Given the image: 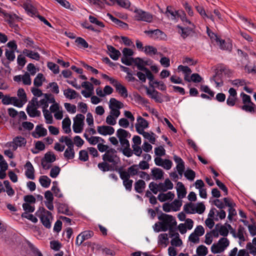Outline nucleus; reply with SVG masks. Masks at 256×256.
Listing matches in <instances>:
<instances>
[{
	"label": "nucleus",
	"mask_w": 256,
	"mask_h": 256,
	"mask_svg": "<svg viewBox=\"0 0 256 256\" xmlns=\"http://www.w3.org/2000/svg\"><path fill=\"white\" fill-rule=\"evenodd\" d=\"M182 205V201L178 200H174L173 202L170 203V206L172 207V210L176 212L180 210Z\"/></svg>",
	"instance_id": "nucleus-51"
},
{
	"label": "nucleus",
	"mask_w": 256,
	"mask_h": 256,
	"mask_svg": "<svg viewBox=\"0 0 256 256\" xmlns=\"http://www.w3.org/2000/svg\"><path fill=\"white\" fill-rule=\"evenodd\" d=\"M43 113L46 119V122L48 124H52L53 119L50 112L48 110H43Z\"/></svg>",
	"instance_id": "nucleus-52"
},
{
	"label": "nucleus",
	"mask_w": 256,
	"mask_h": 256,
	"mask_svg": "<svg viewBox=\"0 0 256 256\" xmlns=\"http://www.w3.org/2000/svg\"><path fill=\"white\" fill-rule=\"evenodd\" d=\"M136 132L139 133L142 130H144L148 126V122L142 118L141 116H138L137 118V123L136 124Z\"/></svg>",
	"instance_id": "nucleus-13"
},
{
	"label": "nucleus",
	"mask_w": 256,
	"mask_h": 256,
	"mask_svg": "<svg viewBox=\"0 0 256 256\" xmlns=\"http://www.w3.org/2000/svg\"><path fill=\"white\" fill-rule=\"evenodd\" d=\"M98 167L103 172H108L112 170V165L110 164L104 160L102 162L98 164ZM112 170L114 169L112 168Z\"/></svg>",
	"instance_id": "nucleus-36"
},
{
	"label": "nucleus",
	"mask_w": 256,
	"mask_h": 256,
	"mask_svg": "<svg viewBox=\"0 0 256 256\" xmlns=\"http://www.w3.org/2000/svg\"><path fill=\"white\" fill-rule=\"evenodd\" d=\"M58 212L67 215L70 214V210L67 204H59L58 208Z\"/></svg>",
	"instance_id": "nucleus-45"
},
{
	"label": "nucleus",
	"mask_w": 256,
	"mask_h": 256,
	"mask_svg": "<svg viewBox=\"0 0 256 256\" xmlns=\"http://www.w3.org/2000/svg\"><path fill=\"white\" fill-rule=\"evenodd\" d=\"M24 166L26 168L25 175L26 178L30 180H34V169L31 162L30 161H28L26 162Z\"/></svg>",
	"instance_id": "nucleus-16"
},
{
	"label": "nucleus",
	"mask_w": 256,
	"mask_h": 256,
	"mask_svg": "<svg viewBox=\"0 0 256 256\" xmlns=\"http://www.w3.org/2000/svg\"><path fill=\"white\" fill-rule=\"evenodd\" d=\"M71 122L69 118H64L62 122V128L66 134H68L71 132L70 128Z\"/></svg>",
	"instance_id": "nucleus-32"
},
{
	"label": "nucleus",
	"mask_w": 256,
	"mask_h": 256,
	"mask_svg": "<svg viewBox=\"0 0 256 256\" xmlns=\"http://www.w3.org/2000/svg\"><path fill=\"white\" fill-rule=\"evenodd\" d=\"M244 228L242 226H239L237 234H236V232H232V236L234 238H238L240 241L244 242L246 240L244 236Z\"/></svg>",
	"instance_id": "nucleus-27"
},
{
	"label": "nucleus",
	"mask_w": 256,
	"mask_h": 256,
	"mask_svg": "<svg viewBox=\"0 0 256 256\" xmlns=\"http://www.w3.org/2000/svg\"><path fill=\"white\" fill-rule=\"evenodd\" d=\"M47 134V130L42 126V125H38L36 127L34 132L32 134L34 138H38L44 136Z\"/></svg>",
	"instance_id": "nucleus-20"
},
{
	"label": "nucleus",
	"mask_w": 256,
	"mask_h": 256,
	"mask_svg": "<svg viewBox=\"0 0 256 256\" xmlns=\"http://www.w3.org/2000/svg\"><path fill=\"white\" fill-rule=\"evenodd\" d=\"M22 208L26 212H32L35 210L34 206H32L30 204L26 202L22 204Z\"/></svg>",
	"instance_id": "nucleus-61"
},
{
	"label": "nucleus",
	"mask_w": 256,
	"mask_h": 256,
	"mask_svg": "<svg viewBox=\"0 0 256 256\" xmlns=\"http://www.w3.org/2000/svg\"><path fill=\"white\" fill-rule=\"evenodd\" d=\"M178 69L179 71L182 72L184 74V80L190 82V79L189 78V75L192 72L190 68L187 66L180 65L178 66Z\"/></svg>",
	"instance_id": "nucleus-25"
},
{
	"label": "nucleus",
	"mask_w": 256,
	"mask_h": 256,
	"mask_svg": "<svg viewBox=\"0 0 256 256\" xmlns=\"http://www.w3.org/2000/svg\"><path fill=\"white\" fill-rule=\"evenodd\" d=\"M34 102V98H33L30 102L28 104L26 108V112L30 117L34 118L36 116H39L40 115V111L37 110L38 106Z\"/></svg>",
	"instance_id": "nucleus-9"
},
{
	"label": "nucleus",
	"mask_w": 256,
	"mask_h": 256,
	"mask_svg": "<svg viewBox=\"0 0 256 256\" xmlns=\"http://www.w3.org/2000/svg\"><path fill=\"white\" fill-rule=\"evenodd\" d=\"M179 17H180L181 20L182 21V22L184 23V24H189L192 26L194 27V24H192L190 20H188V18H186V14L184 12L180 11Z\"/></svg>",
	"instance_id": "nucleus-55"
},
{
	"label": "nucleus",
	"mask_w": 256,
	"mask_h": 256,
	"mask_svg": "<svg viewBox=\"0 0 256 256\" xmlns=\"http://www.w3.org/2000/svg\"><path fill=\"white\" fill-rule=\"evenodd\" d=\"M14 81L20 82L22 80L24 85L30 86L32 84L30 74L28 72H26L24 75H18L14 77Z\"/></svg>",
	"instance_id": "nucleus-12"
},
{
	"label": "nucleus",
	"mask_w": 256,
	"mask_h": 256,
	"mask_svg": "<svg viewBox=\"0 0 256 256\" xmlns=\"http://www.w3.org/2000/svg\"><path fill=\"white\" fill-rule=\"evenodd\" d=\"M146 182L142 180H139L134 184V190L138 193L141 194L146 188Z\"/></svg>",
	"instance_id": "nucleus-29"
},
{
	"label": "nucleus",
	"mask_w": 256,
	"mask_h": 256,
	"mask_svg": "<svg viewBox=\"0 0 256 256\" xmlns=\"http://www.w3.org/2000/svg\"><path fill=\"white\" fill-rule=\"evenodd\" d=\"M60 168L58 166L53 167L50 172V176L52 178H56L60 174Z\"/></svg>",
	"instance_id": "nucleus-63"
},
{
	"label": "nucleus",
	"mask_w": 256,
	"mask_h": 256,
	"mask_svg": "<svg viewBox=\"0 0 256 256\" xmlns=\"http://www.w3.org/2000/svg\"><path fill=\"white\" fill-rule=\"evenodd\" d=\"M96 246L98 250H102L103 254L110 256H114L116 254L113 250L106 248H102V246L100 244H96Z\"/></svg>",
	"instance_id": "nucleus-53"
},
{
	"label": "nucleus",
	"mask_w": 256,
	"mask_h": 256,
	"mask_svg": "<svg viewBox=\"0 0 256 256\" xmlns=\"http://www.w3.org/2000/svg\"><path fill=\"white\" fill-rule=\"evenodd\" d=\"M39 182L44 188H48L50 184L51 180L46 176H42L40 178Z\"/></svg>",
	"instance_id": "nucleus-40"
},
{
	"label": "nucleus",
	"mask_w": 256,
	"mask_h": 256,
	"mask_svg": "<svg viewBox=\"0 0 256 256\" xmlns=\"http://www.w3.org/2000/svg\"><path fill=\"white\" fill-rule=\"evenodd\" d=\"M84 136L86 138L89 144L92 145H96L98 143V136H92L91 137H89L86 133L84 134Z\"/></svg>",
	"instance_id": "nucleus-48"
},
{
	"label": "nucleus",
	"mask_w": 256,
	"mask_h": 256,
	"mask_svg": "<svg viewBox=\"0 0 256 256\" xmlns=\"http://www.w3.org/2000/svg\"><path fill=\"white\" fill-rule=\"evenodd\" d=\"M164 172L163 170L158 168H154L152 170L151 175L152 179L154 180H160L164 178Z\"/></svg>",
	"instance_id": "nucleus-22"
},
{
	"label": "nucleus",
	"mask_w": 256,
	"mask_h": 256,
	"mask_svg": "<svg viewBox=\"0 0 256 256\" xmlns=\"http://www.w3.org/2000/svg\"><path fill=\"white\" fill-rule=\"evenodd\" d=\"M206 209L204 204L202 202H198L196 204L195 214H202Z\"/></svg>",
	"instance_id": "nucleus-54"
},
{
	"label": "nucleus",
	"mask_w": 256,
	"mask_h": 256,
	"mask_svg": "<svg viewBox=\"0 0 256 256\" xmlns=\"http://www.w3.org/2000/svg\"><path fill=\"white\" fill-rule=\"evenodd\" d=\"M214 180H216V182L217 186L219 187V188L220 190H222L224 192V195H228V190L226 186L218 178H214Z\"/></svg>",
	"instance_id": "nucleus-58"
},
{
	"label": "nucleus",
	"mask_w": 256,
	"mask_h": 256,
	"mask_svg": "<svg viewBox=\"0 0 256 256\" xmlns=\"http://www.w3.org/2000/svg\"><path fill=\"white\" fill-rule=\"evenodd\" d=\"M133 63L134 64L138 70L141 71H144V70H146V67L144 66V62L140 58H134L133 60Z\"/></svg>",
	"instance_id": "nucleus-41"
},
{
	"label": "nucleus",
	"mask_w": 256,
	"mask_h": 256,
	"mask_svg": "<svg viewBox=\"0 0 256 256\" xmlns=\"http://www.w3.org/2000/svg\"><path fill=\"white\" fill-rule=\"evenodd\" d=\"M64 96L70 100L74 99L78 96V93L74 90L68 88L64 91Z\"/></svg>",
	"instance_id": "nucleus-31"
},
{
	"label": "nucleus",
	"mask_w": 256,
	"mask_h": 256,
	"mask_svg": "<svg viewBox=\"0 0 256 256\" xmlns=\"http://www.w3.org/2000/svg\"><path fill=\"white\" fill-rule=\"evenodd\" d=\"M48 67L55 74L59 72V66L54 62H48Z\"/></svg>",
	"instance_id": "nucleus-59"
},
{
	"label": "nucleus",
	"mask_w": 256,
	"mask_h": 256,
	"mask_svg": "<svg viewBox=\"0 0 256 256\" xmlns=\"http://www.w3.org/2000/svg\"><path fill=\"white\" fill-rule=\"evenodd\" d=\"M146 94L150 96V97L154 100L156 102H162V100L160 96V93L155 90H148Z\"/></svg>",
	"instance_id": "nucleus-26"
},
{
	"label": "nucleus",
	"mask_w": 256,
	"mask_h": 256,
	"mask_svg": "<svg viewBox=\"0 0 256 256\" xmlns=\"http://www.w3.org/2000/svg\"><path fill=\"white\" fill-rule=\"evenodd\" d=\"M102 159L104 161L111 163L113 166L118 164L120 162V158L117 155L116 150L112 148L106 151L105 154L102 156Z\"/></svg>",
	"instance_id": "nucleus-4"
},
{
	"label": "nucleus",
	"mask_w": 256,
	"mask_h": 256,
	"mask_svg": "<svg viewBox=\"0 0 256 256\" xmlns=\"http://www.w3.org/2000/svg\"><path fill=\"white\" fill-rule=\"evenodd\" d=\"M167 234H161L158 236V246L161 248H166L168 244Z\"/></svg>",
	"instance_id": "nucleus-23"
},
{
	"label": "nucleus",
	"mask_w": 256,
	"mask_h": 256,
	"mask_svg": "<svg viewBox=\"0 0 256 256\" xmlns=\"http://www.w3.org/2000/svg\"><path fill=\"white\" fill-rule=\"evenodd\" d=\"M196 204L189 202L186 204L184 206V210L186 214H195Z\"/></svg>",
	"instance_id": "nucleus-39"
},
{
	"label": "nucleus",
	"mask_w": 256,
	"mask_h": 256,
	"mask_svg": "<svg viewBox=\"0 0 256 256\" xmlns=\"http://www.w3.org/2000/svg\"><path fill=\"white\" fill-rule=\"evenodd\" d=\"M94 233L92 230H86L79 234L76 240V244L80 246L83 242L93 236Z\"/></svg>",
	"instance_id": "nucleus-11"
},
{
	"label": "nucleus",
	"mask_w": 256,
	"mask_h": 256,
	"mask_svg": "<svg viewBox=\"0 0 256 256\" xmlns=\"http://www.w3.org/2000/svg\"><path fill=\"white\" fill-rule=\"evenodd\" d=\"M230 242L227 238H220L218 243L214 244L211 246V251L213 254H218L224 252L229 246Z\"/></svg>",
	"instance_id": "nucleus-7"
},
{
	"label": "nucleus",
	"mask_w": 256,
	"mask_h": 256,
	"mask_svg": "<svg viewBox=\"0 0 256 256\" xmlns=\"http://www.w3.org/2000/svg\"><path fill=\"white\" fill-rule=\"evenodd\" d=\"M240 96L244 104L241 108L246 112H254L256 111V106L252 102L250 96L244 92L241 93Z\"/></svg>",
	"instance_id": "nucleus-5"
},
{
	"label": "nucleus",
	"mask_w": 256,
	"mask_h": 256,
	"mask_svg": "<svg viewBox=\"0 0 256 256\" xmlns=\"http://www.w3.org/2000/svg\"><path fill=\"white\" fill-rule=\"evenodd\" d=\"M83 124L80 123H77L76 121H74L72 128L74 132L76 133H80L82 130Z\"/></svg>",
	"instance_id": "nucleus-62"
},
{
	"label": "nucleus",
	"mask_w": 256,
	"mask_h": 256,
	"mask_svg": "<svg viewBox=\"0 0 256 256\" xmlns=\"http://www.w3.org/2000/svg\"><path fill=\"white\" fill-rule=\"evenodd\" d=\"M17 95L22 102L25 104L27 102V98L24 90L22 88H19L17 92Z\"/></svg>",
	"instance_id": "nucleus-47"
},
{
	"label": "nucleus",
	"mask_w": 256,
	"mask_h": 256,
	"mask_svg": "<svg viewBox=\"0 0 256 256\" xmlns=\"http://www.w3.org/2000/svg\"><path fill=\"white\" fill-rule=\"evenodd\" d=\"M138 134H142V136L146 139H148L149 142L154 144L156 142V138H155V134L154 132H151V134L144 132V130H142L141 132H139Z\"/></svg>",
	"instance_id": "nucleus-34"
},
{
	"label": "nucleus",
	"mask_w": 256,
	"mask_h": 256,
	"mask_svg": "<svg viewBox=\"0 0 256 256\" xmlns=\"http://www.w3.org/2000/svg\"><path fill=\"white\" fill-rule=\"evenodd\" d=\"M148 187L150 190L155 194H157L158 192H166L168 190H172L174 184L169 178H166L164 182H160L156 184L154 182L150 183Z\"/></svg>",
	"instance_id": "nucleus-2"
},
{
	"label": "nucleus",
	"mask_w": 256,
	"mask_h": 256,
	"mask_svg": "<svg viewBox=\"0 0 256 256\" xmlns=\"http://www.w3.org/2000/svg\"><path fill=\"white\" fill-rule=\"evenodd\" d=\"M116 136L119 140L126 139L130 137V134L125 130L119 128L116 132Z\"/></svg>",
	"instance_id": "nucleus-33"
},
{
	"label": "nucleus",
	"mask_w": 256,
	"mask_h": 256,
	"mask_svg": "<svg viewBox=\"0 0 256 256\" xmlns=\"http://www.w3.org/2000/svg\"><path fill=\"white\" fill-rule=\"evenodd\" d=\"M14 106L21 108L24 104L22 101L16 97H11V104Z\"/></svg>",
	"instance_id": "nucleus-64"
},
{
	"label": "nucleus",
	"mask_w": 256,
	"mask_h": 256,
	"mask_svg": "<svg viewBox=\"0 0 256 256\" xmlns=\"http://www.w3.org/2000/svg\"><path fill=\"white\" fill-rule=\"evenodd\" d=\"M131 10L135 14L134 16L136 20L147 22H151L152 21L153 16L150 13L136 8L134 10Z\"/></svg>",
	"instance_id": "nucleus-6"
},
{
	"label": "nucleus",
	"mask_w": 256,
	"mask_h": 256,
	"mask_svg": "<svg viewBox=\"0 0 256 256\" xmlns=\"http://www.w3.org/2000/svg\"><path fill=\"white\" fill-rule=\"evenodd\" d=\"M36 215L40 218L44 226L47 228H50V220H52V217L50 212L46 210L44 207H40L36 212Z\"/></svg>",
	"instance_id": "nucleus-3"
},
{
	"label": "nucleus",
	"mask_w": 256,
	"mask_h": 256,
	"mask_svg": "<svg viewBox=\"0 0 256 256\" xmlns=\"http://www.w3.org/2000/svg\"><path fill=\"white\" fill-rule=\"evenodd\" d=\"M180 12V11H176L172 8V7L168 6L165 14L172 20H176L179 17Z\"/></svg>",
	"instance_id": "nucleus-21"
},
{
	"label": "nucleus",
	"mask_w": 256,
	"mask_h": 256,
	"mask_svg": "<svg viewBox=\"0 0 256 256\" xmlns=\"http://www.w3.org/2000/svg\"><path fill=\"white\" fill-rule=\"evenodd\" d=\"M97 130L98 134L103 136L112 135L114 132V128L108 126H98Z\"/></svg>",
	"instance_id": "nucleus-14"
},
{
	"label": "nucleus",
	"mask_w": 256,
	"mask_h": 256,
	"mask_svg": "<svg viewBox=\"0 0 256 256\" xmlns=\"http://www.w3.org/2000/svg\"><path fill=\"white\" fill-rule=\"evenodd\" d=\"M120 178L123 180V185L125 187L126 189L130 192L132 189V186L133 183V180L130 179V178H128V175L124 176L120 174Z\"/></svg>",
	"instance_id": "nucleus-19"
},
{
	"label": "nucleus",
	"mask_w": 256,
	"mask_h": 256,
	"mask_svg": "<svg viewBox=\"0 0 256 256\" xmlns=\"http://www.w3.org/2000/svg\"><path fill=\"white\" fill-rule=\"evenodd\" d=\"M178 28L180 29L178 31L179 34H180L181 36L184 39H185L190 34L192 29L194 28L192 26L190 28H183L180 26H178Z\"/></svg>",
	"instance_id": "nucleus-24"
},
{
	"label": "nucleus",
	"mask_w": 256,
	"mask_h": 256,
	"mask_svg": "<svg viewBox=\"0 0 256 256\" xmlns=\"http://www.w3.org/2000/svg\"><path fill=\"white\" fill-rule=\"evenodd\" d=\"M114 170L118 172L119 174H121L122 175H126V176L128 175V178L134 177L136 175H138L140 171L138 165L136 164H134L128 168L126 171L124 170L122 168H116Z\"/></svg>",
	"instance_id": "nucleus-8"
},
{
	"label": "nucleus",
	"mask_w": 256,
	"mask_h": 256,
	"mask_svg": "<svg viewBox=\"0 0 256 256\" xmlns=\"http://www.w3.org/2000/svg\"><path fill=\"white\" fill-rule=\"evenodd\" d=\"M64 155V158L67 160H72L74 158L75 156L74 148H66Z\"/></svg>",
	"instance_id": "nucleus-46"
},
{
	"label": "nucleus",
	"mask_w": 256,
	"mask_h": 256,
	"mask_svg": "<svg viewBox=\"0 0 256 256\" xmlns=\"http://www.w3.org/2000/svg\"><path fill=\"white\" fill-rule=\"evenodd\" d=\"M23 8L27 13L31 16H35L38 12L36 8L32 5L30 0H26L23 4Z\"/></svg>",
	"instance_id": "nucleus-15"
},
{
	"label": "nucleus",
	"mask_w": 256,
	"mask_h": 256,
	"mask_svg": "<svg viewBox=\"0 0 256 256\" xmlns=\"http://www.w3.org/2000/svg\"><path fill=\"white\" fill-rule=\"evenodd\" d=\"M26 142V140L21 136H16L13 140V143H14V144H16L17 146H25Z\"/></svg>",
	"instance_id": "nucleus-50"
},
{
	"label": "nucleus",
	"mask_w": 256,
	"mask_h": 256,
	"mask_svg": "<svg viewBox=\"0 0 256 256\" xmlns=\"http://www.w3.org/2000/svg\"><path fill=\"white\" fill-rule=\"evenodd\" d=\"M75 42L76 46L80 48H86L88 47V43L82 38H77L75 40Z\"/></svg>",
	"instance_id": "nucleus-42"
},
{
	"label": "nucleus",
	"mask_w": 256,
	"mask_h": 256,
	"mask_svg": "<svg viewBox=\"0 0 256 256\" xmlns=\"http://www.w3.org/2000/svg\"><path fill=\"white\" fill-rule=\"evenodd\" d=\"M4 18L7 19L8 23L20 22L21 20V18L16 14H12L7 12L5 15Z\"/></svg>",
	"instance_id": "nucleus-38"
},
{
	"label": "nucleus",
	"mask_w": 256,
	"mask_h": 256,
	"mask_svg": "<svg viewBox=\"0 0 256 256\" xmlns=\"http://www.w3.org/2000/svg\"><path fill=\"white\" fill-rule=\"evenodd\" d=\"M170 244L172 246H180L182 244V242L181 239L180 238V236L174 237L171 240Z\"/></svg>",
	"instance_id": "nucleus-57"
},
{
	"label": "nucleus",
	"mask_w": 256,
	"mask_h": 256,
	"mask_svg": "<svg viewBox=\"0 0 256 256\" xmlns=\"http://www.w3.org/2000/svg\"><path fill=\"white\" fill-rule=\"evenodd\" d=\"M144 32L154 40H164L166 38V35L159 29L145 30Z\"/></svg>",
	"instance_id": "nucleus-10"
},
{
	"label": "nucleus",
	"mask_w": 256,
	"mask_h": 256,
	"mask_svg": "<svg viewBox=\"0 0 256 256\" xmlns=\"http://www.w3.org/2000/svg\"><path fill=\"white\" fill-rule=\"evenodd\" d=\"M107 48L110 58L114 60H116L119 58L120 52L118 50L115 48L114 46L109 45L107 46Z\"/></svg>",
	"instance_id": "nucleus-18"
},
{
	"label": "nucleus",
	"mask_w": 256,
	"mask_h": 256,
	"mask_svg": "<svg viewBox=\"0 0 256 256\" xmlns=\"http://www.w3.org/2000/svg\"><path fill=\"white\" fill-rule=\"evenodd\" d=\"M208 253V248L204 245H200L196 248V254L198 256H205Z\"/></svg>",
	"instance_id": "nucleus-49"
},
{
	"label": "nucleus",
	"mask_w": 256,
	"mask_h": 256,
	"mask_svg": "<svg viewBox=\"0 0 256 256\" xmlns=\"http://www.w3.org/2000/svg\"><path fill=\"white\" fill-rule=\"evenodd\" d=\"M144 52L147 55L152 56L157 54L158 50L153 46H146L144 47Z\"/></svg>",
	"instance_id": "nucleus-44"
},
{
	"label": "nucleus",
	"mask_w": 256,
	"mask_h": 256,
	"mask_svg": "<svg viewBox=\"0 0 256 256\" xmlns=\"http://www.w3.org/2000/svg\"><path fill=\"white\" fill-rule=\"evenodd\" d=\"M177 194L179 198H182L185 197L186 192L184 185L182 182H178L177 184Z\"/></svg>",
	"instance_id": "nucleus-28"
},
{
	"label": "nucleus",
	"mask_w": 256,
	"mask_h": 256,
	"mask_svg": "<svg viewBox=\"0 0 256 256\" xmlns=\"http://www.w3.org/2000/svg\"><path fill=\"white\" fill-rule=\"evenodd\" d=\"M22 52L26 56L36 60H38L40 58V55L37 52H34L28 49H24Z\"/></svg>",
	"instance_id": "nucleus-30"
},
{
	"label": "nucleus",
	"mask_w": 256,
	"mask_h": 256,
	"mask_svg": "<svg viewBox=\"0 0 256 256\" xmlns=\"http://www.w3.org/2000/svg\"><path fill=\"white\" fill-rule=\"evenodd\" d=\"M44 98L40 100L39 102L38 101L36 98H34V102L36 104V102L38 103L36 106L38 107H42L43 110H46L48 106V100H49V97L50 94H44Z\"/></svg>",
	"instance_id": "nucleus-17"
},
{
	"label": "nucleus",
	"mask_w": 256,
	"mask_h": 256,
	"mask_svg": "<svg viewBox=\"0 0 256 256\" xmlns=\"http://www.w3.org/2000/svg\"><path fill=\"white\" fill-rule=\"evenodd\" d=\"M111 107L120 110L124 107V104L114 98H111L110 100L109 108Z\"/></svg>",
	"instance_id": "nucleus-35"
},
{
	"label": "nucleus",
	"mask_w": 256,
	"mask_h": 256,
	"mask_svg": "<svg viewBox=\"0 0 256 256\" xmlns=\"http://www.w3.org/2000/svg\"><path fill=\"white\" fill-rule=\"evenodd\" d=\"M44 80L45 78H44V75L41 73H39L34 79V84L36 87H40L42 86V82Z\"/></svg>",
	"instance_id": "nucleus-43"
},
{
	"label": "nucleus",
	"mask_w": 256,
	"mask_h": 256,
	"mask_svg": "<svg viewBox=\"0 0 256 256\" xmlns=\"http://www.w3.org/2000/svg\"><path fill=\"white\" fill-rule=\"evenodd\" d=\"M79 159L83 162H86L88 160V155L86 150H81L80 151Z\"/></svg>",
	"instance_id": "nucleus-60"
},
{
	"label": "nucleus",
	"mask_w": 256,
	"mask_h": 256,
	"mask_svg": "<svg viewBox=\"0 0 256 256\" xmlns=\"http://www.w3.org/2000/svg\"><path fill=\"white\" fill-rule=\"evenodd\" d=\"M117 92L122 97L126 98L128 97V94L127 89L125 86L120 83L116 88Z\"/></svg>",
	"instance_id": "nucleus-37"
},
{
	"label": "nucleus",
	"mask_w": 256,
	"mask_h": 256,
	"mask_svg": "<svg viewBox=\"0 0 256 256\" xmlns=\"http://www.w3.org/2000/svg\"><path fill=\"white\" fill-rule=\"evenodd\" d=\"M42 159L52 163L56 160V158L55 155L52 152H48L45 154L44 157Z\"/></svg>",
	"instance_id": "nucleus-56"
},
{
	"label": "nucleus",
	"mask_w": 256,
	"mask_h": 256,
	"mask_svg": "<svg viewBox=\"0 0 256 256\" xmlns=\"http://www.w3.org/2000/svg\"><path fill=\"white\" fill-rule=\"evenodd\" d=\"M158 220H160V222L155 224V226H160V228H154V230L159 232L160 231L166 232L168 229L172 226H176V222L175 218L169 214H162L160 216H158Z\"/></svg>",
	"instance_id": "nucleus-1"
}]
</instances>
